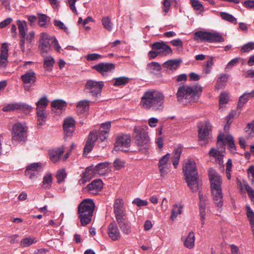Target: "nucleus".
Returning <instances> with one entry per match:
<instances>
[{
  "label": "nucleus",
  "mask_w": 254,
  "mask_h": 254,
  "mask_svg": "<svg viewBox=\"0 0 254 254\" xmlns=\"http://www.w3.org/2000/svg\"><path fill=\"white\" fill-rule=\"evenodd\" d=\"M164 100L165 96L161 92L151 90L143 94L140 104L146 110L162 111L164 107Z\"/></svg>",
  "instance_id": "nucleus-1"
},
{
  "label": "nucleus",
  "mask_w": 254,
  "mask_h": 254,
  "mask_svg": "<svg viewBox=\"0 0 254 254\" xmlns=\"http://www.w3.org/2000/svg\"><path fill=\"white\" fill-rule=\"evenodd\" d=\"M183 172L189 187L192 191L199 190L198 172L194 160L190 158L185 159L183 163Z\"/></svg>",
  "instance_id": "nucleus-2"
},
{
  "label": "nucleus",
  "mask_w": 254,
  "mask_h": 254,
  "mask_svg": "<svg viewBox=\"0 0 254 254\" xmlns=\"http://www.w3.org/2000/svg\"><path fill=\"white\" fill-rule=\"evenodd\" d=\"M208 175L213 200L218 208H221L223 205L222 178L212 168L209 169Z\"/></svg>",
  "instance_id": "nucleus-3"
},
{
  "label": "nucleus",
  "mask_w": 254,
  "mask_h": 254,
  "mask_svg": "<svg viewBox=\"0 0 254 254\" xmlns=\"http://www.w3.org/2000/svg\"><path fill=\"white\" fill-rule=\"evenodd\" d=\"M201 88L198 86L183 85L179 87L177 97L179 102L187 104L197 101L200 95Z\"/></svg>",
  "instance_id": "nucleus-4"
},
{
  "label": "nucleus",
  "mask_w": 254,
  "mask_h": 254,
  "mask_svg": "<svg viewBox=\"0 0 254 254\" xmlns=\"http://www.w3.org/2000/svg\"><path fill=\"white\" fill-rule=\"evenodd\" d=\"M95 207L91 199H84L78 205V213L82 226H86L91 222Z\"/></svg>",
  "instance_id": "nucleus-5"
},
{
  "label": "nucleus",
  "mask_w": 254,
  "mask_h": 254,
  "mask_svg": "<svg viewBox=\"0 0 254 254\" xmlns=\"http://www.w3.org/2000/svg\"><path fill=\"white\" fill-rule=\"evenodd\" d=\"M147 126H135L132 134L133 139L139 150L145 152L148 148L149 138L147 132Z\"/></svg>",
  "instance_id": "nucleus-6"
},
{
  "label": "nucleus",
  "mask_w": 254,
  "mask_h": 254,
  "mask_svg": "<svg viewBox=\"0 0 254 254\" xmlns=\"http://www.w3.org/2000/svg\"><path fill=\"white\" fill-rule=\"evenodd\" d=\"M110 163L108 162H102L98 164L92 170V167L86 168L83 173L82 178L79 181L80 184H83L88 181L91 177V173L100 176H104L107 174L111 170L109 169Z\"/></svg>",
  "instance_id": "nucleus-7"
},
{
  "label": "nucleus",
  "mask_w": 254,
  "mask_h": 254,
  "mask_svg": "<svg viewBox=\"0 0 254 254\" xmlns=\"http://www.w3.org/2000/svg\"><path fill=\"white\" fill-rule=\"evenodd\" d=\"M108 135L109 134L101 131L99 129L91 131L84 147V154L87 155L91 151L97 140L99 139L100 141L103 142L107 138Z\"/></svg>",
  "instance_id": "nucleus-8"
},
{
  "label": "nucleus",
  "mask_w": 254,
  "mask_h": 254,
  "mask_svg": "<svg viewBox=\"0 0 254 254\" xmlns=\"http://www.w3.org/2000/svg\"><path fill=\"white\" fill-rule=\"evenodd\" d=\"M254 98V90H252L250 92H245L239 98L238 104L237 105L238 111H233L229 114L227 116L226 118L227 122L225 126L224 127V130L226 131L229 129V126L231 124V122L229 121L231 120L234 116H239L240 114L241 110L243 106L250 100Z\"/></svg>",
  "instance_id": "nucleus-9"
},
{
  "label": "nucleus",
  "mask_w": 254,
  "mask_h": 254,
  "mask_svg": "<svg viewBox=\"0 0 254 254\" xmlns=\"http://www.w3.org/2000/svg\"><path fill=\"white\" fill-rule=\"evenodd\" d=\"M194 39L197 41L204 42L215 43L224 41V38L220 33L214 32H210L203 31H198L194 33Z\"/></svg>",
  "instance_id": "nucleus-10"
},
{
  "label": "nucleus",
  "mask_w": 254,
  "mask_h": 254,
  "mask_svg": "<svg viewBox=\"0 0 254 254\" xmlns=\"http://www.w3.org/2000/svg\"><path fill=\"white\" fill-rule=\"evenodd\" d=\"M12 143L16 145L18 143L24 141L26 138V127L21 123L15 124L12 127Z\"/></svg>",
  "instance_id": "nucleus-11"
},
{
  "label": "nucleus",
  "mask_w": 254,
  "mask_h": 254,
  "mask_svg": "<svg viewBox=\"0 0 254 254\" xmlns=\"http://www.w3.org/2000/svg\"><path fill=\"white\" fill-rule=\"evenodd\" d=\"M17 24L19 34L20 40L19 45L22 54L27 56L30 54V49H25V36L26 32L28 30V26L26 21L17 20Z\"/></svg>",
  "instance_id": "nucleus-12"
},
{
  "label": "nucleus",
  "mask_w": 254,
  "mask_h": 254,
  "mask_svg": "<svg viewBox=\"0 0 254 254\" xmlns=\"http://www.w3.org/2000/svg\"><path fill=\"white\" fill-rule=\"evenodd\" d=\"M103 86L104 83L102 81L89 80L86 83L85 89L93 97H98L100 96Z\"/></svg>",
  "instance_id": "nucleus-13"
},
{
  "label": "nucleus",
  "mask_w": 254,
  "mask_h": 254,
  "mask_svg": "<svg viewBox=\"0 0 254 254\" xmlns=\"http://www.w3.org/2000/svg\"><path fill=\"white\" fill-rule=\"evenodd\" d=\"M211 126L209 123L205 122L199 124L198 126V138L201 144H205L210 137Z\"/></svg>",
  "instance_id": "nucleus-14"
},
{
  "label": "nucleus",
  "mask_w": 254,
  "mask_h": 254,
  "mask_svg": "<svg viewBox=\"0 0 254 254\" xmlns=\"http://www.w3.org/2000/svg\"><path fill=\"white\" fill-rule=\"evenodd\" d=\"M170 154L168 153L159 160L158 168L160 173V177L164 179L168 174L171 168V163L169 161Z\"/></svg>",
  "instance_id": "nucleus-15"
},
{
  "label": "nucleus",
  "mask_w": 254,
  "mask_h": 254,
  "mask_svg": "<svg viewBox=\"0 0 254 254\" xmlns=\"http://www.w3.org/2000/svg\"><path fill=\"white\" fill-rule=\"evenodd\" d=\"M130 145V138L127 134L122 135L117 137L115 143V149L127 152Z\"/></svg>",
  "instance_id": "nucleus-16"
},
{
  "label": "nucleus",
  "mask_w": 254,
  "mask_h": 254,
  "mask_svg": "<svg viewBox=\"0 0 254 254\" xmlns=\"http://www.w3.org/2000/svg\"><path fill=\"white\" fill-rule=\"evenodd\" d=\"M52 40V38L46 33L41 34L39 40V49L43 57L51 51V45L49 41Z\"/></svg>",
  "instance_id": "nucleus-17"
},
{
  "label": "nucleus",
  "mask_w": 254,
  "mask_h": 254,
  "mask_svg": "<svg viewBox=\"0 0 254 254\" xmlns=\"http://www.w3.org/2000/svg\"><path fill=\"white\" fill-rule=\"evenodd\" d=\"M114 212L116 219L127 217L126 207L122 199L117 198L115 200Z\"/></svg>",
  "instance_id": "nucleus-18"
},
{
  "label": "nucleus",
  "mask_w": 254,
  "mask_h": 254,
  "mask_svg": "<svg viewBox=\"0 0 254 254\" xmlns=\"http://www.w3.org/2000/svg\"><path fill=\"white\" fill-rule=\"evenodd\" d=\"M153 50L157 51L158 54L162 56H166L172 54L171 47L163 42H158L152 45Z\"/></svg>",
  "instance_id": "nucleus-19"
},
{
  "label": "nucleus",
  "mask_w": 254,
  "mask_h": 254,
  "mask_svg": "<svg viewBox=\"0 0 254 254\" xmlns=\"http://www.w3.org/2000/svg\"><path fill=\"white\" fill-rule=\"evenodd\" d=\"M42 164L41 163H33L28 165L25 171V174L32 179L37 176L41 171Z\"/></svg>",
  "instance_id": "nucleus-20"
},
{
  "label": "nucleus",
  "mask_w": 254,
  "mask_h": 254,
  "mask_svg": "<svg viewBox=\"0 0 254 254\" xmlns=\"http://www.w3.org/2000/svg\"><path fill=\"white\" fill-rule=\"evenodd\" d=\"M93 68L102 75L114 70L115 65L112 63H101L93 66Z\"/></svg>",
  "instance_id": "nucleus-21"
},
{
  "label": "nucleus",
  "mask_w": 254,
  "mask_h": 254,
  "mask_svg": "<svg viewBox=\"0 0 254 254\" xmlns=\"http://www.w3.org/2000/svg\"><path fill=\"white\" fill-rule=\"evenodd\" d=\"M63 128L66 136H70L75 130V121L72 118H67L64 120Z\"/></svg>",
  "instance_id": "nucleus-22"
},
{
  "label": "nucleus",
  "mask_w": 254,
  "mask_h": 254,
  "mask_svg": "<svg viewBox=\"0 0 254 254\" xmlns=\"http://www.w3.org/2000/svg\"><path fill=\"white\" fill-rule=\"evenodd\" d=\"M109 237L113 241L118 240L121 237L120 231L115 222L111 223L108 226Z\"/></svg>",
  "instance_id": "nucleus-23"
},
{
  "label": "nucleus",
  "mask_w": 254,
  "mask_h": 254,
  "mask_svg": "<svg viewBox=\"0 0 254 254\" xmlns=\"http://www.w3.org/2000/svg\"><path fill=\"white\" fill-rule=\"evenodd\" d=\"M182 151L183 147L179 145L174 148L172 153L171 161L175 168H177L179 165Z\"/></svg>",
  "instance_id": "nucleus-24"
},
{
  "label": "nucleus",
  "mask_w": 254,
  "mask_h": 254,
  "mask_svg": "<svg viewBox=\"0 0 254 254\" xmlns=\"http://www.w3.org/2000/svg\"><path fill=\"white\" fill-rule=\"evenodd\" d=\"M181 60H170L166 61L163 64V67L167 71H173L176 70L180 66Z\"/></svg>",
  "instance_id": "nucleus-25"
},
{
  "label": "nucleus",
  "mask_w": 254,
  "mask_h": 254,
  "mask_svg": "<svg viewBox=\"0 0 254 254\" xmlns=\"http://www.w3.org/2000/svg\"><path fill=\"white\" fill-rule=\"evenodd\" d=\"M117 222L123 233L128 235L130 232L129 223L127 221V217L116 219Z\"/></svg>",
  "instance_id": "nucleus-26"
},
{
  "label": "nucleus",
  "mask_w": 254,
  "mask_h": 254,
  "mask_svg": "<svg viewBox=\"0 0 254 254\" xmlns=\"http://www.w3.org/2000/svg\"><path fill=\"white\" fill-rule=\"evenodd\" d=\"M88 190L92 193H96L103 188V183L100 179L93 181L87 186Z\"/></svg>",
  "instance_id": "nucleus-27"
},
{
  "label": "nucleus",
  "mask_w": 254,
  "mask_h": 254,
  "mask_svg": "<svg viewBox=\"0 0 254 254\" xmlns=\"http://www.w3.org/2000/svg\"><path fill=\"white\" fill-rule=\"evenodd\" d=\"M64 152V148L63 147L50 150L49 151V156L51 160L54 163L57 162Z\"/></svg>",
  "instance_id": "nucleus-28"
},
{
  "label": "nucleus",
  "mask_w": 254,
  "mask_h": 254,
  "mask_svg": "<svg viewBox=\"0 0 254 254\" xmlns=\"http://www.w3.org/2000/svg\"><path fill=\"white\" fill-rule=\"evenodd\" d=\"M89 108V101L84 100L78 102L76 105V112L81 115L87 112Z\"/></svg>",
  "instance_id": "nucleus-29"
},
{
  "label": "nucleus",
  "mask_w": 254,
  "mask_h": 254,
  "mask_svg": "<svg viewBox=\"0 0 254 254\" xmlns=\"http://www.w3.org/2000/svg\"><path fill=\"white\" fill-rule=\"evenodd\" d=\"M223 151L215 148H211L209 152L210 157L215 158L219 164L223 163Z\"/></svg>",
  "instance_id": "nucleus-30"
},
{
  "label": "nucleus",
  "mask_w": 254,
  "mask_h": 254,
  "mask_svg": "<svg viewBox=\"0 0 254 254\" xmlns=\"http://www.w3.org/2000/svg\"><path fill=\"white\" fill-rule=\"evenodd\" d=\"M21 78L23 83L25 84L33 83L36 80L35 73L33 71L27 72L21 76Z\"/></svg>",
  "instance_id": "nucleus-31"
},
{
  "label": "nucleus",
  "mask_w": 254,
  "mask_h": 254,
  "mask_svg": "<svg viewBox=\"0 0 254 254\" xmlns=\"http://www.w3.org/2000/svg\"><path fill=\"white\" fill-rule=\"evenodd\" d=\"M184 246L190 249L193 248L194 246L195 236L193 232H190L188 237L183 240Z\"/></svg>",
  "instance_id": "nucleus-32"
},
{
  "label": "nucleus",
  "mask_w": 254,
  "mask_h": 254,
  "mask_svg": "<svg viewBox=\"0 0 254 254\" xmlns=\"http://www.w3.org/2000/svg\"><path fill=\"white\" fill-rule=\"evenodd\" d=\"M146 69L150 73L156 74L161 70V66L158 63L152 62L147 64Z\"/></svg>",
  "instance_id": "nucleus-33"
},
{
  "label": "nucleus",
  "mask_w": 254,
  "mask_h": 254,
  "mask_svg": "<svg viewBox=\"0 0 254 254\" xmlns=\"http://www.w3.org/2000/svg\"><path fill=\"white\" fill-rule=\"evenodd\" d=\"M37 242L36 239L33 237H26L21 240L20 246L22 248L28 247Z\"/></svg>",
  "instance_id": "nucleus-34"
},
{
  "label": "nucleus",
  "mask_w": 254,
  "mask_h": 254,
  "mask_svg": "<svg viewBox=\"0 0 254 254\" xmlns=\"http://www.w3.org/2000/svg\"><path fill=\"white\" fill-rule=\"evenodd\" d=\"M53 178L51 173L46 174L43 177L42 187L44 189H50L52 186Z\"/></svg>",
  "instance_id": "nucleus-35"
},
{
  "label": "nucleus",
  "mask_w": 254,
  "mask_h": 254,
  "mask_svg": "<svg viewBox=\"0 0 254 254\" xmlns=\"http://www.w3.org/2000/svg\"><path fill=\"white\" fill-rule=\"evenodd\" d=\"M245 133L246 137L248 139H251L254 137V121L248 124L245 128Z\"/></svg>",
  "instance_id": "nucleus-36"
},
{
  "label": "nucleus",
  "mask_w": 254,
  "mask_h": 254,
  "mask_svg": "<svg viewBox=\"0 0 254 254\" xmlns=\"http://www.w3.org/2000/svg\"><path fill=\"white\" fill-rule=\"evenodd\" d=\"M219 15L221 18L225 21H228L233 24H237V21L236 18L232 15L225 12H220Z\"/></svg>",
  "instance_id": "nucleus-37"
},
{
  "label": "nucleus",
  "mask_w": 254,
  "mask_h": 254,
  "mask_svg": "<svg viewBox=\"0 0 254 254\" xmlns=\"http://www.w3.org/2000/svg\"><path fill=\"white\" fill-rule=\"evenodd\" d=\"M126 164V162L125 160L119 158H116L113 163L115 171H119L124 168Z\"/></svg>",
  "instance_id": "nucleus-38"
},
{
  "label": "nucleus",
  "mask_w": 254,
  "mask_h": 254,
  "mask_svg": "<svg viewBox=\"0 0 254 254\" xmlns=\"http://www.w3.org/2000/svg\"><path fill=\"white\" fill-rule=\"evenodd\" d=\"M49 101L46 96L40 99L36 103V109L46 110L48 105Z\"/></svg>",
  "instance_id": "nucleus-39"
},
{
  "label": "nucleus",
  "mask_w": 254,
  "mask_h": 254,
  "mask_svg": "<svg viewBox=\"0 0 254 254\" xmlns=\"http://www.w3.org/2000/svg\"><path fill=\"white\" fill-rule=\"evenodd\" d=\"M228 75L227 74H222L217 80V88L218 89L222 88L225 87L227 82Z\"/></svg>",
  "instance_id": "nucleus-40"
},
{
  "label": "nucleus",
  "mask_w": 254,
  "mask_h": 254,
  "mask_svg": "<svg viewBox=\"0 0 254 254\" xmlns=\"http://www.w3.org/2000/svg\"><path fill=\"white\" fill-rule=\"evenodd\" d=\"M102 23L103 27L108 31H111L113 29V25L111 19L109 16H106L102 18Z\"/></svg>",
  "instance_id": "nucleus-41"
},
{
  "label": "nucleus",
  "mask_w": 254,
  "mask_h": 254,
  "mask_svg": "<svg viewBox=\"0 0 254 254\" xmlns=\"http://www.w3.org/2000/svg\"><path fill=\"white\" fill-rule=\"evenodd\" d=\"M52 106L55 109L62 110L66 106V103L62 100H56L52 102Z\"/></svg>",
  "instance_id": "nucleus-42"
},
{
  "label": "nucleus",
  "mask_w": 254,
  "mask_h": 254,
  "mask_svg": "<svg viewBox=\"0 0 254 254\" xmlns=\"http://www.w3.org/2000/svg\"><path fill=\"white\" fill-rule=\"evenodd\" d=\"M182 206H178L177 204H174L171 212V218L172 220H174L178 216V215L181 214L182 212Z\"/></svg>",
  "instance_id": "nucleus-43"
},
{
  "label": "nucleus",
  "mask_w": 254,
  "mask_h": 254,
  "mask_svg": "<svg viewBox=\"0 0 254 254\" xmlns=\"http://www.w3.org/2000/svg\"><path fill=\"white\" fill-rule=\"evenodd\" d=\"M115 82L113 85L115 86H123L127 84L129 82V78L125 76H122L114 79Z\"/></svg>",
  "instance_id": "nucleus-44"
},
{
  "label": "nucleus",
  "mask_w": 254,
  "mask_h": 254,
  "mask_svg": "<svg viewBox=\"0 0 254 254\" xmlns=\"http://www.w3.org/2000/svg\"><path fill=\"white\" fill-rule=\"evenodd\" d=\"M226 143H228V147L230 151L235 152L236 151V146L234 142V139L232 135H227L225 137Z\"/></svg>",
  "instance_id": "nucleus-45"
},
{
  "label": "nucleus",
  "mask_w": 254,
  "mask_h": 254,
  "mask_svg": "<svg viewBox=\"0 0 254 254\" xmlns=\"http://www.w3.org/2000/svg\"><path fill=\"white\" fill-rule=\"evenodd\" d=\"M198 194L200 201L199 212H201L202 209H203L204 211H205L206 202L207 200V197L205 195H203L200 191L199 192Z\"/></svg>",
  "instance_id": "nucleus-46"
},
{
  "label": "nucleus",
  "mask_w": 254,
  "mask_h": 254,
  "mask_svg": "<svg viewBox=\"0 0 254 254\" xmlns=\"http://www.w3.org/2000/svg\"><path fill=\"white\" fill-rule=\"evenodd\" d=\"M225 140L224 137V135L222 134H219L217 137V147L219 150L224 152L225 151Z\"/></svg>",
  "instance_id": "nucleus-47"
},
{
  "label": "nucleus",
  "mask_w": 254,
  "mask_h": 254,
  "mask_svg": "<svg viewBox=\"0 0 254 254\" xmlns=\"http://www.w3.org/2000/svg\"><path fill=\"white\" fill-rule=\"evenodd\" d=\"M21 109V105L18 103H11L7 105L2 108L4 112H11L17 109Z\"/></svg>",
  "instance_id": "nucleus-48"
},
{
  "label": "nucleus",
  "mask_w": 254,
  "mask_h": 254,
  "mask_svg": "<svg viewBox=\"0 0 254 254\" xmlns=\"http://www.w3.org/2000/svg\"><path fill=\"white\" fill-rule=\"evenodd\" d=\"M55 63L54 58L51 56L46 57L44 58V67L47 69H51Z\"/></svg>",
  "instance_id": "nucleus-49"
},
{
  "label": "nucleus",
  "mask_w": 254,
  "mask_h": 254,
  "mask_svg": "<svg viewBox=\"0 0 254 254\" xmlns=\"http://www.w3.org/2000/svg\"><path fill=\"white\" fill-rule=\"evenodd\" d=\"M8 45L6 43H4L2 44L1 52L0 54V59H8Z\"/></svg>",
  "instance_id": "nucleus-50"
},
{
  "label": "nucleus",
  "mask_w": 254,
  "mask_h": 254,
  "mask_svg": "<svg viewBox=\"0 0 254 254\" xmlns=\"http://www.w3.org/2000/svg\"><path fill=\"white\" fill-rule=\"evenodd\" d=\"M66 173L64 169H61L57 171L56 174V178L58 183H61L64 181L66 177Z\"/></svg>",
  "instance_id": "nucleus-51"
},
{
  "label": "nucleus",
  "mask_w": 254,
  "mask_h": 254,
  "mask_svg": "<svg viewBox=\"0 0 254 254\" xmlns=\"http://www.w3.org/2000/svg\"><path fill=\"white\" fill-rule=\"evenodd\" d=\"M243 186L248 194L249 197L254 204V190L249 185L247 182H244Z\"/></svg>",
  "instance_id": "nucleus-52"
},
{
  "label": "nucleus",
  "mask_w": 254,
  "mask_h": 254,
  "mask_svg": "<svg viewBox=\"0 0 254 254\" xmlns=\"http://www.w3.org/2000/svg\"><path fill=\"white\" fill-rule=\"evenodd\" d=\"M190 3L195 10L203 11L204 7L198 0H190Z\"/></svg>",
  "instance_id": "nucleus-53"
},
{
  "label": "nucleus",
  "mask_w": 254,
  "mask_h": 254,
  "mask_svg": "<svg viewBox=\"0 0 254 254\" xmlns=\"http://www.w3.org/2000/svg\"><path fill=\"white\" fill-rule=\"evenodd\" d=\"M247 216L250 222L251 225H254V212L251 207L247 205L246 206Z\"/></svg>",
  "instance_id": "nucleus-54"
},
{
  "label": "nucleus",
  "mask_w": 254,
  "mask_h": 254,
  "mask_svg": "<svg viewBox=\"0 0 254 254\" xmlns=\"http://www.w3.org/2000/svg\"><path fill=\"white\" fill-rule=\"evenodd\" d=\"M229 100L228 94L226 92H222L221 93L219 98V106L220 108L223 107V104H227Z\"/></svg>",
  "instance_id": "nucleus-55"
},
{
  "label": "nucleus",
  "mask_w": 254,
  "mask_h": 254,
  "mask_svg": "<svg viewBox=\"0 0 254 254\" xmlns=\"http://www.w3.org/2000/svg\"><path fill=\"white\" fill-rule=\"evenodd\" d=\"M35 35L34 31H31L27 34H26L25 41H26L28 45H32L34 43Z\"/></svg>",
  "instance_id": "nucleus-56"
},
{
  "label": "nucleus",
  "mask_w": 254,
  "mask_h": 254,
  "mask_svg": "<svg viewBox=\"0 0 254 254\" xmlns=\"http://www.w3.org/2000/svg\"><path fill=\"white\" fill-rule=\"evenodd\" d=\"M37 115L38 118V121L40 125L42 124L46 118V110L36 109Z\"/></svg>",
  "instance_id": "nucleus-57"
},
{
  "label": "nucleus",
  "mask_w": 254,
  "mask_h": 254,
  "mask_svg": "<svg viewBox=\"0 0 254 254\" xmlns=\"http://www.w3.org/2000/svg\"><path fill=\"white\" fill-rule=\"evenodd\" d=\"M111 122H107L105 123H103L100 126V128L99 129L100 130L103 132H105L109 134L110 128H111Z\"/></svg>",
  "instance_id": "nucleus-58"
},
{
  "label": "nucleus",
  "mask_w": 254,
  "mask_h": 254,
  "mask_svg": "<svg viewBox=\"0 0 254 254\" xmlns=\"http://www.w3.org/2000/svg\"><path fill=\"white\" fill-rule=\"evenodd\" d=\"M254 49V42H249L244 45L241 49L242 53L250 52Z\"/></svg>",
  "instance_id": "nucleus-59"
},
{
  "label": "nucleus",
  "mask_w": 254,
  "mask_h": 254,
  "mask_svg": "<svg viewBox=\"0 0 254 254\" xmlns=\"http://www.w3.org/2000/svg\"><path fill=\"white\" fill-rule=\"evenodd\" d=\"M134 204L136 205L137 206H145L148 205V201L145 200H142L139 198H135L132 202Z\"/></svg>",
  "instance_id": "nucleus-60"
},
{
  "label": "nucleus",
  "mask_w": 254,
  "mask_h": 254,
  "mask_svg": "<svg viewBox=\"0 0 254 254\" xmlns=\"http://www.w3.org/2000/svg\"><path fill=\"white\" fill-rule=\"evenodd\" d=\"M54 23L55 26L63 30L66 33H68L67 28L64 25L63 22L58 20H54Z\"/></svg>",
  "instance_id": "nucleus-61"
},
{
  "label": "nucleus",
  "mask_w": 254,
  "mask_h": 254,
  "mask_svg": "<svg viewBox=\"0 0 254 254\" xmlns=\"http://www.w3.org/2000/svg\"><path fill=\"white\" fill-rule=\"evenodd\" d=\"M48 17L45 14H40L39 16L38 24L40 26H44L47 22Z\"/></svg>",
  "instance_id": "nucleus-62"
},
{
  "label": "nucleus",
  "mask_w": 254,
  "mask_h": 254,
  "mask_svg": "<svg viewBox=\"0 0 254 254\" xmlns=\"http://www.w3.org/2000/svg\"><path fill=\"white\" fill-rule=\"evenodd\" d=\"M101 57V56L98 54H88L86 56V58L87 60L89 61H95L96 60H98V59L100 58Z\"/></svg>",
  "instance_id": "nucleus-63"
},
{
  "label": "nucleus",
  "mask_w": 254,
  "mask_h": 254,
  "mask_svg": "<svg viewBox=\"0 0 254 254\" xmlns=\"http://www.w3.org/2000/svg\"><path fill=\"white\" fill-rule=\"evenodd\" d=\"M52 43H53V44L54 45V46L55 49L56 50V51L58 52L61 53V51H63V50L61 49V47L59 45L58 40L54 37H52Z\"/></svg>",
  "instance_id": "nucleus-64"
}]
</instances>
